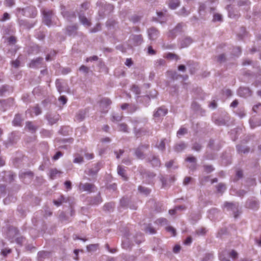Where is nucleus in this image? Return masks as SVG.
I'll list each match as a JSON object with an SVG mask.
<instances>
[{"label":"nucleus","mask_w":261,"mask_h":261,"mask_svg":"<svg viewBox=\"0 0 261 261\" xmlns=\"http://www.w3.org/2000/svg\"><path fill=\"white\" fill-rule=\"evenodd\" d=\"M16 10L18 14L32 18L36 17L37 14L36 8L33 6L28 7L23 9L17 8Z\"/></svg>","instance_id":"obj_1"},{"label":"nucleus","mask_w":261,"mask_h":261,"mask_svg":"<svg viewBox=\"0 0 261 261\" xmlns=\"http://www.w3.org/2000/svg\"><path fill=\"white\" fill-rule=\"evenodd\" d=\"M148 144H141L135 149V155L139 159L144 158V151L149 148Z\"/></svg>","instance_id":"obj_2"},{"label":"nucleus","mask_w":261,"mask_h":261,"mask_svg":"<svg viewBox=\"0 0 261 261\" xmlns=\"http://www.w3.org/2000/svg\"><path fill=\"white\" fill-rule=\"evenodd\" d=\"M42 12L43 16V22L48 27H50L51 25L53 12L49 10H43Z\"/></svg>","instance_id":"obj_3"},{"label":"nucleus","mask_w":261,"mask_h":261,"mask_svg":"<svg viewBox=\"0 0 261 261\" xmlns=\"http://www.w3.org/2000/svg\"><path fill=\"white\" fill-rule=\"evenodd\" d=\"M185 24L183 23H179L173 30H171L168 34V37L171 38H175L176 35L182 32V29Z\"/></svg>","instance_id":"obj_4"},{"label":"nucleus","mask_w":261,"mask_h":261,"mask_svg":"<svg viewBox=\"0 0 261 261\" xmlns=\"http://www.w3.org/2000/svg\"><path fill=\"white\" fill-rule=\"evenodd\" d=\"M111 104V100L108 98H103L100 101V107L103 113L108 111V107Z\"/></svg>","instance_id":"obj_5"},{"label":"nucleus","mask_w":261,"mask_h":261,"mask_svg":"<svg viewBox=\"0 0 261 261\" xmlns=\"http://www.w3.org/2000/svg\"><path fill=\"white\" fill-rule=\"evenodd\" d=\"M147 33L149 39L151 40L156 39L159 35V31L154 27L149 28L147 31Z\"/></svg>","instance_id":"obj_6"},{"label":"nucleus","mask_w":261,"mask_h":261,"mask_svg":"<svg viewBox=\"0 0 261 261\" xmlns=\"http://www.w3.org/2000/svg\"><path fill=\"white\" fill-rule=\"evenodd\" d=\"M95 187L93 184L90 183L82 184L80 183L79 188L82 191H86L91 193L93 191V189Z\"/></svg>","instance_id":"obj_7"},{"label":"nucleus","mask_w":261,"mask_h":261,"mask_svg":"<svg viewBox=\"0 0 261 261\" xmlns=\"http://www.w3.org/2000/svg\"><path fill=\"white\" fill-rule=\"evenodd\" d=\"M238 94L242 97H248L252 95V91L247 87H241L238 91Z\"/></svg>","instance_id":"obj_8"},{"label":"nucleus","mask_w":261,"mask_h":261,"mask_svg":"<svg viewBox=\"0 0 261 261\" xmlns=\"http://www.w3.org/2000/svg\"><path fill=\"white\" fill-rule=\"evenodd\" d=\"M193 42L192 39L190 37H185L179 40V45L180 48L187 47Z\"/></svg>","instance_id":"obj_9"},{"label":"nucleus","mask_w":261,"mask_h":261,"mask_svg":"<svg viewBox=\"0 0 261 261\" xmlns=\"http://www.w3.org/2000/svg\"><path fill=\"white\" fill-rule=\"evenodd\" d=\"M129 40L132 41L134 45H140L143 41L142 36L141 35H132L130 36Z\"/></svg>","instance_id":"obj_10"},{"label":"nucleus","mask_w":261,"mask_h":261,"mask_svg":"<svg viewBox=\"0 0 261 261\" xmlns=\"http://www.w3.org/2000/svg\"><path fill=\"white\" fill-rule=\"evenodd\" d=\"M43 59L41 57L36 58L35 60H32L29 64V67L30 68H39L42 64Z\"/></svg>","instance_id":"obj_11"},{"label":"nucleus","mask_w":261,"mask_h":261,"mask_svg":"<svg viewBox=\"0 0 261 261\" xmlns=\"http://www.w3.org/2000/svg\"><path fill=\"white\" fill-rule=\"evenodd\" d=\"M249 123L251 128H254L261 125V118L255 117L251 118L249 120Z\"/></svg>","instance_id":"obj_12"},{"label":"nucleus","mask_w":261,"mask_h":261,"mask_svg":"<svg viewBox=\"0 0 261 261\" xmlns=\"http://www.w3.org/2000/svg\"><path fill=\"white\" fill-rule=\"evenodd\" d=\"M147 161L150 163L153 167H160L161 162L160 160L155 156L152 155L150 157L148 158Z\"/></svg>","instance_id":"obj_13"},{"label":"nucleus","mask_w":261,"mask_h":261,"mask_svg":"<svg viewBox=\"0 0 261 261\" xmlns=\"http://www.w3.org/2000/svg\"><path fill=\"white\" fill-rule=\"evenodd\" d=\"M41 112L40 108L37 105L30 109H28L26 113L30 114L31 116H33V113H34L35 115H38L41 113Z\"/></svg>","instance_id":"obj_14"},{"label":"nucleus","mask_w":261,"mask_h":261,"mask_svg":"<svg viewBox=\"0 0 261 261\" xmlns=\"http://www.w3.org/2000/svg\"><path fill=\"white\" fill-rule=\"evenodd\" d=\"M227 9L228 12V16L230 18L236 19L240 17V14L237 12H236L230 5L227 6Z\"/></svg>","instance_id":"obj_15"},{"label":"nucleus","mask_w":261,"mask_h":261,"mask_svg":"<svg viewBox=\"0 0 261 261\" xmlns=\"http://www.w3.org/2000/svg\"><path fill=\"white\" fill-rule=\"evenodd\" d=\"M168 110L163 107L159 108L154 113V116L155 117H160L165 116L167 113Z\"/></svg>","instance_id":"obj_16"},{"label":"nucleus","mask_w":261,"mask_h":261,"mask_svg":"<svg viewBox=\"0 0 261 261\" xmlns=\"http://www.w3.org/2000/svg\"><path fill=\"white\" fill-rule=\"evenodd\" d=\"M25 128H27L32 133H34L38 128V127L37 125H34L32 122L27 121L26 122Z\"/></svg>","instance_id":"obj_17"},{"label":"nucleus","mask_w":261,"mask_h":261,"mask_svg":"<svg viewBox=\"0 0 261 261\" xmlns=\"http://www.w3.org/2000/svg\"><path fill=\"white\" fill-rule=\"evenodd\" d=\"M246 205L249 208L255 210L258 208V202L254 200H249L247 202Z\"/></svg>","instance_id":"obj_18"},{"label":"nucleus","mask_w":261,"mask_h":261,"mask_svg":"<svg viewBox=\"0 0 261 261\" xmlns=\"http://www.w3.org/2000/svg\"><path fill=\"white\" fill-rule=\"evenodd\" d=\"M187 147V145L184 142H180L175 145L174 149L175 151L179 152L184 150Z\"/></svg>","instance_id":"obj_19"},{"label":"nucleus","mask_w":261,"mask_h":261,"mask_svg":"<svg viewBox=\"0 0 261 261\" xmlns=\"http://www.w3.org/2000/svg\"><path fill=\"white\" fill-rule=\"evenodd\" d=\"M132 246L131 242L127 237H124L122 241V246L124 249H129Z\"/></svg>","instance_id":"obj_20"},{"label":"nucleus","mask_w":261,"mask_h":261,"mask_svg":"<svg viewBox=\"0 0 261 261\" xmlns=\"http://www.w3.org/2000/svg\"><path fill=\"white\" fill-rule=\"evenodd\" d=\"M64 7L62 6V12L61 13L63 15L64 17L67 18L68 19H70L72 18H75L76 16L74 13H70L69 12L65 11L63 9H64Z\"/></svg>","instance_id":"obj_21"},{"label":"nucleus","mask_w":261,"mask_h":261,"mask_svg":"<svg viewBox=\"0 0 261 261\" xmlns=\"http://www.w3.org/2000/svg\"><path fill=\"white\" fill-rule=\"evenodd\" d=\"M79 17L80 22L84 25L86 27H89L91 25V23L89 20L84 15H82V14L80 13L79 15Z\"/></svg>","instance_id":"obj_22"},{"label":"nucleus","mask_w":261,"mask_h":261,"mask_svg":"<svg viewBox=\"0 0 261 261\" xmlns=\"http://www.w3.org/2000/svg\"><path fill=\"white\" fill-rule=\"evenodd\" d=\"M99 169V164L97 163L95 165L94 167L89 170L88 174L90 176H94L97 174Z\"/></svg>","instance_id":"obj_23"},{"label":"nucleus","mask_w":261,"mask_h":261,"mask_svg":"<svg viewBox=\"0 0 261 261\" xmlns=\"http://www.w3.org/2000/svg\"><path fill=\"white\" fill-rule=\"evenodd\" d=\"M237 149L239 153H247L250 151L249 147L242 145H237Z\"/></svg>","instance_id":"obj_24"},{"label":"nucleus","mask_w":261,"mask_h":261,"mask_svg":"<svg viewBox=\"0 0 261 261\" xmlns=\"http://www.w3.org/2000/svg\"><path fill=\"white\" fill-rule=\"evenodd\" d=\"M18 23L20 26H23L27 29H30L34 25V23H30L25 20H19Z\"/></svg>","instance_id":"obj_25"},{"label":"nucleus","mask_w":261,"mask_h":261,"mask_svg":"<svg viewBox=\"0 0 261 261\" xmlns=\"http://www.w3.org/2000/svg\"><path fill=\"white\" fill-rule=\"evenodd\" d=\"M18 230L15 228H12L9 230L8 232V236H9V237H10V239L11 240V242H13L14 241L13 238H11V236L13 235L14 237H16L18 234Z\"/></svg>","instance_id":"obj_26"},{"label":"nucleus","mask_w":261,"mask_h":261,"mask_svg":"<svg viewBox=\"0 0 261 261\" xmlns=\"http://www.w3.org/2000/svg\"><path fill=\"white\" fill-rule=\"evenodd\" d=\"M47 119L48 120L49 123L53 125L56 123L59 120V116L55 115L54 117H52L51 115H48L46 117Z\"/></svg>","instance_id":"obj_27"},{"label":"nucleus","mask_w":261,"mask_h":261,"mask_svg":"<svg viewBox=\"0 0 261 261\" xmlns=\"http://www.w3.org/2000/svg\"><path fill=\"white\" fill-rule=\"evenodd\" d=\"M179 5V0H170L169 3V7L171 9H175Z\"/></svg>","instance_id":"obj_28"},{"label":"nucleus","mask_w":261,"mask_h":261,"mask_svg":"<svg viewBox=\"0 0 261 261\" xmlns=\"http://www.w3.org/2000/svg\"><path fill=\"white\" fill-rule=\"evenodd\" d=\"M216 189L217 192L222 194L226 190V187L224 184L220 183L216 186Z\"/></svg>","instance_id":"obj_29"},{"label":"nucleus","mask_w":261,"mask_h":261,"mask_svg":"<svg viewBox=\"0 0 261 261\" xmlns=\"http://www.w3.org/2000/svg\"><path fill=\"white\" fill-rule=\"evenodd\" d=\"M77 29V27L76 25L68 26L67 28V31L69 35H71L75 33Z\"/></svg>","instance_id":"obj_30"},{"label":"nucleus","mask_w":261,"mask_h":261,"mask_svg":"<svg viewBox=\"0 0 261 261\" xmlns=\"http://www.w3.org/2000/svg\"><path fill=\"white\" fill-rule=\"evenodd\" d=\"M138 191L145 195L149 194L151 191L148 188L141 186L138 187Z\"/></svg>","instance_id":"obj_31"},{"label":"nucleus","mask_w":261,"mask_h":261,"mask_svg":"<svg viewBox=\"0 0 261 261\" xmlns=\"http://www.w3.org/2000/svg\"><path fill=\"white\" fill-rule=\"evenodd\" d=\"M117 171H118V174L120 175V176H121L122 177H123L124 178V179H125V180L127 179V177L125 173V170L122 166H118Z\"/></svg>","instance_id":"obj_32"},{"label":"nucleus","mask_w":261,"mask_h":261,"mask_svg":"<svg viewBox=\"0 0 261 261\" xmlns=\"http://www.w3.org/2000/svg\"><path fill=\"white\" fill-rule=\"evenodd\" d=\"M21 122V118L20 115L19 114L16 115L13 121V125L15 126H19L20 125Z\"/></svg>","instance_id":"obj_33"},{"label":"nucleus","mask_w":261,"mask_h":261,"mask_svg":"<svg viewBox=\"0 0 261 261\" xmlns=\"http://www.w3.org/2000/svg\"><path fill=\"white\" fill-rule=\"evenodd\" d=\"M61 172L58 171L57 169H52L50 170L49 172V176L51 179H54L57 175L58 174H61Z\"/></svg>","instance_id":"obj_34"},{"label":"nucleus","mask_w":261,"mask_h":261,"mask_svg":"<svg viewBox=\"0 0 261 261\" xmlns=\"http://www.w3.org/2000/svg\"><path fill=\"white\" fill-rule=\"evenodd\" d=\"M224 207L227 208L228 210H231L234 211V208H237L238 206H237L235 204L233 203L226 202L224 204Z\"/></svg>","instance_id":"obj_35"},{"label":"nucleus","mask_w":261,"mask_h":261,"mask_svg":"<svg viewBox=\"0 0 261 261\" xmlns=\"http://www.w3.org/2000/svg\"><path fill=\"white\" fill-rule=\"evenodd\" d=\"M166 64V61L165 60L160 59L155 61V66L157 68H159L161 66H164Z\"/></svg>","instance_id":"obj_36"},{"label":"nucleus","mask_w":261,"mask_h":261,"mask_svg":"<svg viewBox=\"0 0 261 261\" xmlns=\"http://www.w3.org/2000/svg\"><path fill=\"white\" fill-rule=\"evenodd\" d=\"M9 45H14L17 42V39L15 36H11L7 38Z\"/></svg>","instance_id":"obj_37"},{"label":"nucleus","mask_w":261,"mask_h":261,"mask_svg":"<svg viewBox=\"0 0 261 261\" xmlns=\"http://www.w3.org/2000/svg\"><path fill=\"white\" fill-rule=\"evenodd\" d=\"M166 57L167 59H171V60H178L179 59V57L176 54H173L171 53H169L166 55Z\"/></svg>","instance_id":"obj_38"},{"label":"nucleus","mask_w":261,"mask_h":261,"mask_svg":"<svg viewBox=\"0 0 261 261\" xmlns=\"http://www.w3.org/2000/svg\"><path fill=\"white\" fill-rule=\"evenodd\" d=\"M64 201H65V198L63 195H61V196H60V197L58 200H54V203L56 205L59 206Z\"/></svg>","instance_id":"obj_39"},{"label":"nucleus","mask_w":261,"mask_h":261,"mask_svg":"<svg viewBox=\"0 0 261 261\" xmlns=\"http://www.w3.org/2000/svg\"><path fill=\"white\" fill-rule=\"evenodd\" d=\"M119 130L120 131L127 133L128 132V127L127 125L124 123H120L119 124Z\"/></svg>","instance_id":"obj_40"},{"label":"nucleus","mask_w":261,"mask_h":261,"mask_svg":"<svg viewBox=\"0 0 261 261\" xmlns=\"http://www.w3.org/2000/svg\"><path fill=\"white\" fill-rule=\"evenodd\" d=\"M114 207V203L112 202H110L106 203L104 206L103 208L105 211H111Z\"/></svg>","instance_id":"obj_41"},{"label":"nucleus","mask_w":261,"mask_h":261,"mask_svg":"<svg viewBox=\"0 0 261 261\" xmlns=\"http://www.w3.org/2000/svg\"><path fill=\"white\" fill-rule=\"evenodd\" d=\"M40 133L42 136L44 137H50L53 134L51 131L46 129L42 130Z\"/></svg>","instance_id":"obj_42"},{"label":"nucleus","mask_w":261,"mask_h":261,"mask_svg":"<svg viewBox=\"0 0 261 261\" xmlns=\"http://www.w3.org/2000/svg\"><path fill=\"white\" fill-rule=\"evenodd\" d=\"M190 14V11H187L185 7H182L178 12V14L183 16H187Z\"/></svg>","instance_id":"obj_43"},{"label":"nucleus","mask_w":261,"mask_h":261,"mask_svg":"<svg viewBox=\"0 0 261 261\" xmlns=\"http://www.w3.org/2000/svg\"><path fill=\"white\" fill-rule=\"evenodd\" d=\"M213 21H222V16L219 13H215L213 15Z\"/></svg>","instance_id":"obj_44"},{"label":"nucleus","mask_w":261,"mask_h":261,"mask_svg":"<svg viewBox=\"0 0 261 261\" xmlns=\"http://www.w3.org/2000/svg\"><path fill=\"white\" fill-rule=\"evenodd\" d=\"M131 90L133 92L135 93L136 95H139L141 93L140 89L139 87L136 85H134L132 86Z\"/></svg>","instance_id":"obj_45"},{"label":"nucleus","mask_w":261,"mask_h":261,"mask_svg":"<svg viewBox=\"0 0 261 261\" xmlns=\"http://www.w3.org/2000/svg\"><path fill=\"white\" fill-rule=\"evenodd\" d=\"M187 133V129L186 128H180L177 132V136L180 137Z\"/></svg>","instance_id":"obj_46"},{"label":"nucleus","mask_w":261,"mask_h":261,"mask_svg":"<svg viewBox=\"0 0 261 261\" xmlns=\"http://www.w3.org/2000/svg\"><path fill=\"white\" fill-rule=\"evenodd\" d=\"M250 2L248 0H240L238 2V5L239 7L242 6H249L250 5Z\"/></svg>","instance_id":"obj_47"},{"label":"nucleus","mask_w":261,"mask_h":261,"mask_svg":"<svg viewBox=\"0 0 261 261\" xmlns=\"http://www.w3.org/2000/svg\"><path fill=\"white\" fill-rule=\"evenodd\" d=\"M155 222L158 224H160L161 225H164L168 224V221L166 219L161 218L157 219Z\"/></svg>","instance_id":"obj_48"},{"label":"nucleus","mask_w":261,"mask_h":261,"mask_svg":"<svg viewBox=\"0 0 261 261\" xmlns=\"http://www.w3.org/2000/svg\"><path fill=\"white\" fill-rule=\"evenodd\" d=\"M97 247H98L97 244H91V245H88L87 246V249L89 251H95L97 249Z\"/></svg>","instance_id":"obj_49"},{"label":"nucleus","mask_w":261,"mask_h":261,"mask_svg":"<svg viewBox=\"0 0 261 261\" xmlns=\"http://www.w3.org/2000/svg\"><path fill=\"white\" fill-rule=\"evenodd\" d=\"M122 119V116L117 114L116 115H113L111 120L113 122H117L120 121Z\"/></svg>","instance_id":"obj_50"},{"label":"nucleus","mask_w":261,"mask_h":261,"mask_svg":"<svg viewBox=\"0 0 261 261\" xmlns=\"http://www.w3.org/2000/svg\"><path fill=\"white\" fill-rule=\"evenodd\" d=\"M202 148V146L198 143H195L193 144L192 146V149L196 151H199Z\"/></svg>","instance_id":"obj_51"},{"label":"nucleus","mask_w":261,"mask_h":261,"mask_svg":"<svg viewBox=\"0 0 261 261\" xmlns=\"http://www.w3.org/2000/svg\"><path fill=\"white\" fill-rule=\"evenodd\" d=\"M8 87L7 85H4L0 88L1 96H3L5 93L8 90Z\"/></svg>","instance_id":"obj_52"},{"label":"nucleus","mask_w":261,"mask_h":261,"mask_svg":"<svg viewBox=\"0 0 261 261\" xmlns=\"http://www.w3.org/2000/svg\"><path fill=\"white\" fill-rule=\"evenodd\" d=\"M145 231L149 233L150 234H154L156 232L155 230L150 225H148L145 228Z\"/></svg>","instance_id":"obj_53"},{"label":"nucleus","mask_w":261,"mask_h":261,"mask_svg":"<svg viewBox=\"0 0 261 261\" xmlns=\"http://www.w3.org/2000/svg\"><path fill=\"white\" fill-rule=\"evenodd\" d=\"M159 149L164 151L165 149V143L164 140H162L160 141L159 144L157 146Z\"/></svg>","instance_id":"obj_54"},{"label":"nucleus","mask_w":261,"mask_h":261,"mask_svg":"<svg viewBox=\"0 0 261 261\" xmlns=\"http://www.w3.org/2000/svg\"><path fill=\"white\" fill-rule=\"evenodd\" d=\"M203 168L204 169V171L206 172L207 173H210L212 172L214 170V168L212 165H204Z\"/></svg>","instance_id":"obj_55"},{"label":"nucleus","mask_w":261,"mask_h":261,"mask_svg":"<svg viewBox=\"0 0 261 261\" xmlns=\"http://www.w3.org/2000/svg\"><path fill=\"white\" fill-rule=\"evenodd\" d=\"M233 54L234 56H239L241 54V49L240 47H234L232 51Z\"/></svg>","instance_id":"obj_56"},{"label":"nucleus","mask_w":261,"mask_h":261,"mask_svg":"<svg viewBox=\"0 0 261 261\" xmlns=\"http://www.w3.org/2000/svg\"><path fill=\"white\" fill-rule=\"evenodd\" d=\"M56 85L57 87V88L59 92V93H61L63 91L62 87L61 85V83L60 81V80H57L56 82Z\"/></svg>","instance_id":"obj_57"},{"label":"nucleus","mask_w":261,"mask_h":261,"mask_svg":"<svg viewBox=\"0 0 261 261\" xmlns=\"http://www.w3.org/2000/svg\"><path fill=\"white\" fill-rule=\"evenodd\" d=\"M226 60V57L224 54H221L217 57V61L220 63L224 62Z\"/></svg>","instance_id":"obj_58"},{"label":"nucleus","mask_w":261,"mask_h":261,"mask_svg":"<svg viewBox=\"0 0 261 261\" xmlns=\"http://www.w3.org/2000/svg\"><path fill=\"white\" fill-rule=\"evenodd\" d=\"M83 158L81 156L79 155L74 158L73 160V163L80 164L82 163L83 162Z\"/></svg>","instance_id":"obj_59"},{"label":"nucleus","mask_w":261,"mask_h":261,"mask_svg":"<svg viewBox=\"0 0 261 261\" xmlns=\"http://www.w3.org/2000/svg\"><path fill=\"white\" fill-rule=\"evenodd\" d=\"M10 18V15L8 13L6 12L3 14L2 18L0 19V21H5L9 20Z\"/></svg>","instance_id":"obj_60"},{"label":"nucleus","mask_w":261,"mask_h":261,"mask_svg":"<svg viewBox=\"0 0 261 261\" xmlns=\"http://www.w3.org/2000/svg\"><path fill=\"white\" fill-rule=\"evenodd\" d=\"M25 239L22 237H16L15 239V242L19 245H21L24 242Z\"/></svg>","instance_id":"obj_61"},{"label":"nucleus","mask_w":261,"mask_h":261,"mask_svg":"<svg viewBox=\"0 0 261 261\" xmlns=\"http://www.w3.org/2000/svg\"><path fill=\"white\" fill-rule=\"evenodd\" d=\"M63 155V153L61 151H58L56 154L53 157V160L56 161L58 160L60 157Z\"/></svg>","instance_id":"obj_62"},{"label":"nucleus","mask_w":261,"mask_h":261,"mask_svg":"<svg viewBox=\"0 0 261 261\" xmlns=\"http://www.w3.org/2000/svg\"><path fill=\"white\" fill-rule=\"evenodd\" d=\"M186 161L187 162H189L194 164V163H196L197 160H196V158H195L194 156H188V158H187L186 159Z\"/></svg>","instance_id":"obj_63"},{"label":"nucleus","mask_w":261,"mask_h":261,"mask_svg":"<svg viewBox=\"0 0 261 261\" xmlns=\"http://www.w3.org/2000/svg\"><path fill=\"white\" fill-rule=\"evenodd\" d=\"M180 76H181V75L178 74L176 72H172L171 74V77L174 80L178 79Z\"/></svg>","instance_id":"obj_64"}]
</instances>
